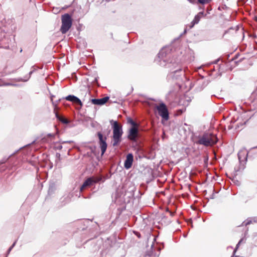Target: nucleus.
Masks as SVG:
<instances>
[{
  "mask_svg": "<svg viewBox=\"0 0 257 257\" xmlns=\"http://www.w3.org/2000/svg\"><path fill=\"white\" fill-rule=\"evenodd\" d=\"M217 142L216 136L211 133H205L200 137L197 143L206 147L212 146Z\"/></svg>",
  "mask_w": 257,
  "mask_h": 257,
  "instance_id": "nucleus-1",
  "label": "nucleus"
},
{
  "mask_svg": "<svg viewBox=\"0 0 257 257\" xmlns=\"http://www.w3.org/2000/svg\"><path fill=\"white\" fill-rule=\"evenodd\" d=\"M123 134L122 126L116 121H113V146L118 144Z\"/></svg>",
  "mask_w": 257,
  "mask_h": 257,
  "instance_id": "nucleus-2",
  "label": "nucleus"
},
{
  "mask_svg": "<svg viewBox=\"0 0 257 257\" xmlns=\"http://www.w3.org/2000/svg\"><path fill=\"white\" fill-rule=\"evenodd\" d=\"M72 20L71 16L65 14L62 16V26L60 31L62 34H65L69 31L72 26Z\"/></svg>",
  "mask_w": 257,
  "mask_h": 257,
  "instance_id": "nucleus-3",
  "label": "nucleus"
},
{
  "mask_svg": "<svg viewBox=\"0 0 257 257\" xmlns=\"http://www.w3.org/2000/svg\"><path fill=\"white\" fill-rule=\"evenodd\" d=\"M101 178L100 177H91L87 178L80 188V191H82L86 187L92 185L94 183L100 181Z\"/></svg>",
  "mask_w": 257,
  "mask_h": 257,
  "instance_id": "nucleus-4",
  "label": "nucleus"
},
{
  "mask_svg": "<svg viewBox=\"0 0 257 257\" xmlns=\"http://www.w3.org/2000/svg\"><path fill=\"white\" fill-rule=\"evenodd\" d=\"M158 113L160 116L165 120H168L169 118V114L166 106L163 103L160 104L156 106Z\"/></svg>",
  "mask_w": 257,
  "mask_h": 257,
  "instance_id": "nucleus-5",
  "label": "nucleus"
},
{
  "mask_svg": "<svg viewBox=\"0 0 257 257\" xmlns=\"http://www.w3.org/2000/svg\"><path fill=\"white\" fill-rule=\"evenodd\" d=\"M99 138V143L101 151V155H103L107 148V144L106 143V137H103L101 133L97 134Z\"/></svg>",
  "mask_w": 257,
  "mask_h": 257,
  "instance_id": "nucleus-6",
  "label": "nucleus"
},
{
  "mask_svg": "<svg viewBox=\"0 0 257 257\" xmlns=\"http://www.w3.org/2000/svg\"><path fill=\"white\" fill-rule=\"evenodd\" d=\"M139 132L137 127H132L128 131L127 138L132 141H136L138 137Z\"/></svg>",
  "mask_w": 257,
  "mask_h": 257,
  "instance_id": "nucleus-7",
  "label": "nucleus"
},
{
  "mask_svg": "<svg viewBox=\"0 0 257 257\" xmlns=\"http://www.w3.org/2000/svg\"><path fill=\"white\" fill-rule=\"evenodd\" d=\"M109 99V97L106 96L100 99H92L91 102L95 105H102L104 104Z\"/></svg>",
  "mask_w": 257,
  "mask_h": 257,
  "instance_id": "nucleus-8",
  "label": "nucleus"
},
{
  "mask_svg": "<svg viewBox=\"0 0 257 257\" xmlns=\"http://www.w3.org/2000/svg\"><path fill=\"white\" fill-rule=\"evenodd\" d=\"M133 159H134L133 155L132 154H128L127 155L126 158L124 162V167L126 169H128L132 167L133 162Z\"/></svg>",
  "mask_w": 257,
  "mask_h": 257,
  "instance_id": "nucleus-9",
  "label": "nucleus"
},
{
  "mask_svg": "<svg viewBox=\"0 0 257 257\" xmlns=\"http://www.w3.org/2000/svg\"><path fill=\"white\" fill-rule=\"evenodd\" d=\"M65 99L68 101L76 103L77 104H79L81 106L82 105L81 100L78 98L74 95H69L66 96L65 97Z\"/></svg>",
  "mask_w": 257,
  "mask_h": 257,
  "instance_id": "nucleus-10",
  "label": "nucleus"
},
{
  "mask_svg": "<svg viewBox=\"0 0 257 257\" xmlns=\"http://www.w3.org/2000/svg\"><path fill=\"white\" fill-rule=\"evenodd\" d=\"M182 75H184V73L182 71L181 69H179L178 70L175 71L173 73L172 77L176 79H178L179 76H181Z\"/></svg>",
  "mask_w": 257,
  "mask_h": 257,
  "instance_id": "nucleus-11",
  "label": "nucleus"
},
{
  "mask_svg": "<svg viewBox=\"0 0 257 257\" xmlns=\"http://www.w3.org/2000/svg\"><path fill=\"white\" fill-rule=\"evenodd\" d=\"M51 101L52 102V104L54 107V112L55 114V116L56 117V118L59 119H60V118L61 117L59 115L58 112L56 111V109H57V103H55V102H54L53 101V96L51 97Z\"/></svg>",
  "mask_w": 257,
  "mask_h": 257,
  "instance_id": "nucleus-12",
  "label": "nucleus"
},
{
  "mask_svg": "<svg viewBox=\"0 0 257 257\" xmlns=\"http://www.w3.org/2000/svg\"><path fill=\"white\" fill-rule=\"evenodd\" d=\"M200 18H201L200 17V16H199L198 15H197L195 17L193 21L191 22V25L190 26V28H192L195 24H197L199 22Z\"/></svg>",
  "mask_w": 257,
  "mask_h": 257,
  "instance_id": "nucleus-13",
  "label": "nucleus"
},
{
  "mask_svg": "<svg viewBox=\"0 0 257 257\" xmlns=\"http://www.w3.org/2000/svg\"><path fill=\"white\" fill-rule=\"evenodd\" d=\"M211 0H198V3L201 4H206L209 3Z\"/></svg>",
  "mask_w": 257,
  "mask_h": 257,
  "instance_id": "nucleus-14",
  "label": "nucleus"
},
{
  "mask_svg": "<svg viewBox=\"0 0 257 257\" xmlns=\"http://www.w3.org/2000/svg\"><path fill=\"white\" fill-rule=\"evenodd\" d=\"M59 120L64 123H68V121L67 120V119H66L65 118H63L62 116L60 118V119H59Z\"/></svg>",
  "mask_w": 257,
  "mask_h": 257,
  "instance_id": "nucleus-15",
  "label": "nucleus"
},
{
  "mask_svg": "<svg viewBox=\"0 0 257 257\" xmlns=\"http://www.w3.org/2000/svg\"><path fill=\"white\" fill-rule=\"evenodd\" d=\"M130 123H131V124L133 125L132 127H136V123L132 119L129 120Z\"/></svg>",
  "mask_w": 257,
  "mask_h": 257,
  "instance_id": "nucleus-16",
  "label": "nucleus"
},
{
  "mask_svg": "<svg viewBox=\"0 0 257 257\" xmlns=\"http://www.w3.org/2000/svg\"><path fill=\"white\" fill-rule=\"evenodd\" d=\"M16 243V241L14 242L13 245L10 247L9 249V252L11 251V250L13 248V247L15 245V244Z\"/></svg>",
  "mask_w": 257,
  "mask_h": 257,
  "instance_id": "nucleus-17",
  "label": "nucleus"
},
{
  "mask_svg": "<svg viewBox=\"0 0 257 257\" xmlns=\"http://www.w3.org/2000/svg\"><path fill=\"white\" fill-rule=\"evenodd\" d=\"M203 14H204L203 12H200V13H199L197 15H198L199 16H200V18H201V17H203Z\"/></svg>",
  "mask_w": 257,
  "mask_h": 257,
  "instance_id": "nucleus-18",
  "label": "nucleus"
},
{
  "mask_svg": "<svg viewBox=\"0 0 257 257\" xmlns=\"http://www.w3.org/2000/svg\"><path fill=\"white\" fill-rule=\"evenodd\" d=\"M241 241H242V240H240L238 242V244H237V245H236V247H238V246L239 244L240 243V242H241Z\"/></svg>",
  "mask_w": 257,
  "mask_h": 257,
  "instance_id": "nucleus-19",
  "label": "nucleus"
},
{
  "mask_svg": "<svg viewBox=\"0 0 257 257\" xmlns=\"http://www.w3.org/2000/svg\"><path fill=\"white\" fill-rule=\"evenodd\" d=\"M48 136L49 137H54L55 135L49 134Z\"/></svg>",
  "mask_w": 257,
  "mask_h": 257,
  "instance_id": "nucleus-20",
  "label": "nucleus"
},
{
  "mask_svg": "<svg viewBox=\"0 0 257 257\" xmlns=\"http://www.w3.org/2000/svg\"><path fill=\"white\" fill-rule=\"evenodd\" d=\"M62 148V146H60L58 147V149H61Z\"/></svg>",
  "mask_w": 257,
  "mask_h": 257,
  "instance_id": "nucleus-21",
  "label": "nucleus"
},
{
  "mask_svg": "<svg viewBox=\"0 0 257 257\" xmlns=\"http://www.w3.org/2000/svg\"><path fill=\"white\" fill-rule=\"evenodd\" d=\"M5 85H12V84H10V83H7V84H6Z\"/></svg>",
  "mask_w": 257,
  "mask_h": 257,
  "instance_id": "nucleus-22",
  "label": "nucleus"
},
{
  "mask_svg": "<svg viewBox=\"0 0 257 257\" xmlns=\"http://www.w3.org/2000/svg\"><path fill=\"white\" fill-rule=\"evenodd\" d=\"M249 223H250V222H247L245 223V225H247V224H249Z\"/></svg>",
  "mask_w": 257,
  "mask_h": 257,
  "instance_id": "nucleus-23",
  "label": "nucleus"
},
{
  "mask_svg": "<svg viewBox=\"0 0 257 257\" xmlns=\"http://www.w3.org/2000/svg\"><path fill=\"white\" fill-rule=\"evenodd\" d=\"M238 158H239V159H240V155L239 154H238Z\"/></svg>",
  "mask_w": 257,
  "mask_h": 257,
  "instance_id": "nucleus-24",
  "label": "nucleus"
},
{
  "mask_svg": "<svg viewBox=\"0 0 257 257\" xmlns=\"http://www.w3.org/2000/svg\"><path fill=\"white\" fill-rule=\"evenodd\" d=\"M110 122L111 124H112V120H110Z\"/></svg>",
  "mask_w": 257,
  "mask_h": 257,
  "instance_id": "nucleus-25",
  "label": "nucleus"
},
{
  "mask_svg": "<svg viewBox=\"0 0 257 257\" xmlns=\"http://www.w3.org/2000/svg\"><path fill=\"white\" fill-rule=\"evenodd\" d=\"M58 155L60 157V154H57V156H58Z\"/></svg>",
  "mask_w": 257,
  "mask_h": 257,
  "instance_id": "nucleus-26",
  "label": "nucleus"
}]
</instances>
